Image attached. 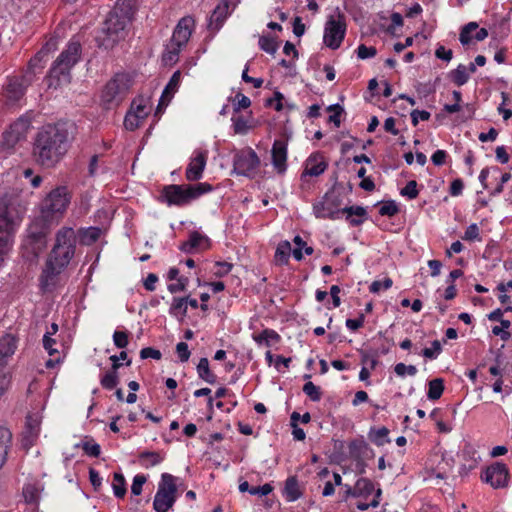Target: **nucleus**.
<instances>
[{"label":"nucleus","mask_w":512,"mask_h":512,"mask_svg":"<svg viewBox=\"0 0 512 512\" xmlns=\"http://www.w3.org/2000/svg\"><path fill=\"white\" fill-rule=\"evenodd\" d=\"M292 252L291 245L288 241H282L278 244L275 251V259L279 263H287Z\"/></svg>","instance_id":"e433bc0d"},{"label":"nucleus","mask_w":512,"mask_h":512,"mask_svg":"<svg viewBox=\"0 0 512 512\" xmlns=\"http://www.w3.org/2000/svg\"><path fill=\"white\" fill-rule=\"evenodd\" d=\"M114 345L118 348H125L128 345V335L123 331H115L113 334Z\"/></svg>","instance_id":"052dcab7"},{"label":"nucleus","mask_w":512,"mask_h":512,"mask_svg":"<svg viewBox=\"0 0 512 512\" xmlns=\"http://www.w3.org/2000/svg\"><path fill=\"white\" fill-rule=\"evenodd\" d=\"M30 126V120L24 117H20L11 124L9 129L3 134V140L0 144V153L6 156L16 150L17 145L25 140Z\"/></svg>","instance_id":"9d476101"},{"label":"nucleus","mask_w":512,"mask_h":512,"mask_svg":"<svg viewBox=\"0 0 512 512\" xmlns=\"http://www.w3.org/2000/svg\"><path fill=\"white\" fill-rule=\"evenodd\" d=\"M23 496L27 503H34L38 499V490L34 485H26L23 488Z\"/></svg>","instance_id":"4d7b16f0"},{"label":"nucleus","mask_w":512,"mask_h":512,"mask_svg":"<svg viewBox=\"0 0 512 512\" xmlns=\"http://www.w3.org/2000/svg\"><path fill=\"white\" fill-rule=\"evenodd\" d=\"M229 14V1L228 0H221V2L216 6V8L213 10L208 27L210 30L218 31L221 26L223 25L225 19L227 18Z\"/></svg>","instance_id":"4be33fe9"},{"label":"nucleus","mask_w":512,"mask_h":512,"mask_svg":"<svg viewBox=\"0 0 512 512\" xmlns=\"http://www.w3.org/2000/svg\"><path fill=\"white\" fill-rule=\"evenodd\" d=\"M481 479L494 489L504 488L509 481L508 467L502 462H495L483 471Z\"/></svg>","instance_id":"4468645a"},{"label":"nucleus","mask_w":512,"mask_h":512,"mask_svg":"<svg viewBox=\"0 0 512 512\" xmlns=\"http://www.w3.org/2000/svg\"><path fill=\"white\" fill-rule=\"evenodd\" d=\"M393 282L390 278L377 280L371 283L369 290L372 293H379L381 290H387L392 286Z\"/></svg>","instance_id":"864d4df0"},{"label":"nucleus","mask_w":512,"mask_h":512,"mask_svg":"<svg viewBox=\"0 0 512 512\" xmlns=\"http://www.w3.org/2000/svg\"><path fill=\"white\" fill-rule=\"evenodd\" d=\"M346 32V24L341 15L330 16L325 24L323 41L331 49L340 47Z\"/></svg>","instance_id":"9b49d317"},{"label":"nucleus","mask_w":512,"mask_h":512,"mask_svg":"<svg viewBox=\"0 0 512 512\" xmlns=\"http://www.w3.org/2000/svg\"><path fill=\"white\" fill-rule=\"evenodd\" d=\"M400 194L408 199H415L418 196L417 182L415 180L409 181L406 186L401 189Z\"/></svg>","instance_id":"3c124183"},{"label":"nucleus","mask_w":512,"mask_h":512,"mask_svg":"<svg viewBox=\"0 0 512 512\" xmlns=\"http://www.w3.org/2000/svg\"><path fill=\"white\" fill-rule=\"evenodd\" d=\"M232 125L236 134H246L250 128L248 121L242 116H233Z\"/></svg>","instance_id":"37998d69"},{"label":"nucleus","mask_w":512,"mask_h":512,"mask_svg":"<svg viewBox=\"0 0 512 512\" xmlns=\"http://www.w3.org/2000/svg\"><path fill=\"white\" fill-rule=\"evenodd\" d=\"M298 417H300V414L297 412L291 414L292 435L295 440L302 441L305 439L306 434L304 430L297 425Z\"/></svg>","instance_id":"de8ad7c7"},{"label":"nucleus","mask_w":512,"mask_h":512,"mask_svg":"<svg viewBox=\"0 0 512 512\" xmlns=\"http://www.w3.org/2000/svg\"><path fill=\"white\" fill-rule=\"evenodd\" d=\"M344 214H346V218L351 225L357 226L364 222L366 211L361 206H351L342 209V215Z\"/></svg>","instance_id":"b1692460"},{"label":"nucleus","mask_w":512,"mask_h":512,"mask_svg":"<svg viewBox=\"0 0 512 512\" xmlns=\"http://www.w3.org/2000/svg\"><path fill=\"white\" fill-rule=\"evenodd\" d=\"M427 397L430 400H437L441 397L444 385L443 380L440 378L433 379L429 382Z\"/></svg>","instance_id":"f704fd0d"},{"label":"nucleus","mask_w":512,"mask_h":512,"mask_svg":"<svg viewBox=\"0 0 512 512\" xmlns=\"http://www.w3.org/2000/svg\"><path fill=\"white\" fill-rule=\"evenodd\" d=\"M355 486L358 497H367L374 491L373 483L367 478H360Z\"/></svg>","instance_id":"58836bf2"},{"label":"nucleus","mask_w":512,"mask_h":512,"mask_svg":"<svg viewBox=\"0 0 512 512\" xmlns=\"http://www.w3.org/2000/svg\"><path fill=\"white\" fill-rule=\"evenodd\" d=\"M197 372L201 379L208 383L215 382V375L209 369V361L207 358H201L197 365Z\"/></svg>","instance_id":"473e14b6"},{"label":"nucleus","mask_w":512,"mask_h":512,"mask_svg":"<svg viewBox=\"0 0 512 512\" xmlns=\"http://www.w3.org/2000/svg\"><path fill=\"white\" fill-rule=\"evenodd\" d=\"M176 352H177V355L181 362L188 361V359L190 357V351H189L187 343L179 342L176 345Z\"/></svg>","instance_id":"0e129e2a"},{"label":"nucleus","mask_w":512,"mask_h":512,"mask_svg":"<svg viewBox=\"0 0 512 512\" xmlns=\"http://www.w3.org/2000/svg\"><path fill=\"white\" fill-rule=\"evenodd\" d=\"M12 440V433L5 427H0V468L4 465Z\"/></svg>","instance_id":"bb28decb"},{"label":"nucleus","mask_w":512,"mask_h":512,"mask_svg":"<svg viewBox=\"0 0 512 512\" xmlns=\"http://www.w3.org/2000/svg\"><path fill=\"white\" fill-rule=\"evenodd\" d=\"M212 190L211 185L207 183H198L196 185L179 186L171 185L164 189V198L168 205L182 206L188 204L200 195Z\"/></svg>","instance_id":"0eeeda50"},{"label":"nucleus","mask_w":512,"mask_h":512,"mask_svg":"<svg viewBox=\"0 0 512 512\" xmlns=\"http://www.w3.org/2000/svg\"><path fill=\"white\" fill-rule=\"evenodd\" d=\"M288 143L282 139H276L272 145V165L277 173L284 174L287 170Z\"/></svg>","instance_id":"dca6fc26"},{"label":"nucleus","mask_w":512,"mask_h":512,"mask_svg":"<svg viewBox=\"0 0 512 512\" xmlns=\"http://www.w3.org/2000/svg\"><path fill=\"white\" fill-rule=\"evenodd\" d=\"M273 490L272 486L268 483L258 486V487H251V490H249V493L251 495H258V496H266Z\"/></svg>","instance_id":"774afa93"},{"label":"nucleus","mask_w":512,"mask_h":512,"mask_svg":"<svg viewBox=\"0 0 512 512\" xmlns=\"http://www.w3.org/2000/svg\"><path fill=\"white\" fill-rule=\"evenodd\" d=\"M70 203L68 190L60 186L52 190L43 201L40 216L28 228L24 247L37 257L47 246L49 228L65 213Z\"/></svg>","instance_id":"f257e3e1"},{"label":"nucleus","mask_w":512,"mask_h":512,"mask_svg":"<svg viewBox=\"0 0 512 512\" xmlns=\"http://www.w3.org/2000/svg\"><path fill=\"white\" fill-rule=\"evenodd\" d=\"M194 27V20L191 17H183L174 29L171 42L173 45L183 47L187 44Z\"/></svg>","instance_id":"6ab92c4d"},{"label":"nucleus","mask_w":512,"mask_h":512,"mask_svg":"<svg viewBox=\"0 0 512 512\" xmlns=\"http://www.w3.org/2000/svg\"><path fill=\"white\" fill-rule=\"evenodd\" d=\"M442 347L438 340L432 342V346L430 348H425L422 351L424 357L428 359H436L438 355L441 353Z\"/></svg>","instance_id":"603ef678"},{"label":"nucleus","mask_w":512,"mask_h":512,"mask_svg":"<svg viewBox=\"0 0 512 512\" xmlns=\"http://www.w3.org/2000/svg\"><path fill=\"white\" fill-rule=\"evenodd\" d=\"M176 478L169 474L163 473L158 490L155 494L153 507L157 512H167L176 501Z\"/></svg>","instance_id":"1a4fd4ad"},{"label":"nucleus","mask_w":512,"mask_h":512,"mask_svg":"<svg viewBox=\"0 0 512 512\" xmlns=\"http://www.w3.org/2000/svg\"><path fill=\"white\" fill-rule=\"evenodd\" d=\"M150 111L149 100L140 98L133 101L131 109L124 119L125 128L130 131L137 129L149 115Z\"/></svg>","instance_id":"ddd939ff"},{"label":"nucleus","mask_w":512,"mask_h":512,"mask_svg":"<svg viewBox=\"0 0 512 512\" xmlns=\"http://www.w3.org/2000/svg\"><path fill=\"white\" fill-rule=\"evenodd\" d=\"M32 82L28 75L12 76L7 79L5 95L10 102L19 101L25 94L26 88Z\"/></svg>","instance_id":"2eb2a0df"},{"label":"nucleus","mask_w":512,"mask_h":512,"mask_svg":"<svg viewBox=\"0 0 512 512\" xmlns=\"http://www.w3.org/2000/svg\"><path fill=\"white\" fill-rule=\"evenodd\" d=\"M398 210L399 209H398L396 203L393 201H390V202H386L380 206L379 214L382 216H390L391 217V216H394L395 214H397Z\"/></svg>","instance_id":"bf43d9fd"},{"label":"nucleus","mask_w":512,"mask_h":512,"mask_svg":"<svg viewBox=\"0 0 512 512\" xmlns=\"http://www.w3.org/2000/svg\"><path fill=\"white\" fill-rule=\"evenodd\" d=\"M451 80L457 85L462 86L469 80V73L467 66L459 64L456 69L450 72Z\"/></svg>","instance_id":"7c9ffc66"},{"label":"nucleus","mask_w":512,"mask_h":512,"mask_svg":"<svg viewBox=\"0 0 512 512\" xmlns=\"http://www.w3.org/2000/svg\"><path fill=\"white\" fill-rule=\"evenodd\" d=\"M135 0H118L105 20L102 35L97 38L100 46L112 48L126 36V28L134 15Z\"/></svg>","instance_id":"20e7f679"},{"label":"nucleus","mask_w":512,"mask_h":512,"mask_svg":"<svg viewBox=\"0 0 512 512\" xmlns=\"http://www.w3.org/2000/svg\"><path fill=\"white\" fill-rule=\"evenodd\" d=\"M253 340L258 345L272 346L280 340V336L271 329H265L260 334L253 335Z\"/></svg>","instance_id":"c85d7f7f"},{"label":"nucleus","mask_w":512,"mask_h":512,"mask_svg":"<svg viewBox=\"0 0 512 512\" xmlns=\"http://www.w3.org/2000/svg\"><path fill=\"white\" fill-rule=\"evenodd\" d=\"M44 55V50H40L29 62L27 70L23 75H28L33 78V76L37 73V71L41 70L43 66L41 65V62Z\"/></svg>","instance_id":"4c0bfd02"},{"label":"nucleus","mask_w":512,"mask_h":512,"mask_svg":"<svg viewBox=\"0 0 512 512\" xmlns=\"http://www.w3.org/2000/svg\"><path fill=\"white\" fill-rule=\"evenodd\" d=\"M377 54L375 47H368L366 45H359L357 48V56L359 59L365 60L374 57Z\"/></svg>","instance_id":"5fc2aeb1"},{"label":"nucleus","mask_w":512,"mask_h":512,"mask_svg":"<svg viewBox=\"0 0 512 512\" xmlns=\"http://www.w3.org/2000/svg\"><path fill=\"white\" fill-rule=\"evenodd\" d=\"M477 28L478 24L476 22H469L462 28L459 36L462 45H468L472 41V32L476 31Z\"/></svg>","instance_id":"ea45409f"},{"label":"nucleus","mask_w":512,"mask_h":512,"mask_svg":"<svg viewBox=\"0 0 512 512\" xmlns=\"http://www.w3.org/2000/svg\"><path fill=\"white\" fill-rule=\"evenodd\" d=\"M146 480V477L142 474L135 475L131 485V493L136 496L140 495Z\"/></svg>","instance_id":"6e6d98bb"},{"label":"nucleus","mask_w":512,"mask_h":512,"mask_svg":"<svg viewBox=\"0 0 512 512\" xmlns=\"http://www.w3.org/2000/svg\"><path fill=\"white\" fill-rule=\"evenodd\" d=\"M187 308H188V297L178 298L175 297L172 300L169 313L182 320L187 315Z\"/></svg>","instance_id":"a878e982"},{"label":"nucleus","mask_w":512,"mask_h":512,"mask_svg":"<svg viewBox=\"0 0 512 512\" xmlns=\"http://www.w3.org/2000/svg\"><path fill=\"white\" fill-rule=\"evenodd\" d=\"M260 48L268 54H275L277 51V43L273 38L262 36L259 39Z\"/></svg>","instance_id":"49530a36"},{"label":"nucleus","mask_w":512,"mask_h":512,"mask_svg":"<svg viewBox=\"0 0 512 512\" xmlns=\"http://www.w3.org/2000/svg\"><path fill=\"white\" fill-rule=\"evenodd\" d=\"M234 110L246 109L251 105V100L244 94L238 93L234 98Z\"/></svg>","instance_id":"13d9d810"},{"label":"nucleus","mask_w":512,"mask_h":512,"mask_svg":"<svg viewBox=\"0 0 512 512\" xmlns=\"http://www.w3.org/2000/svg\"><path fill=\"white\" fill-rule=\"evenodd\" d=\"M42 421V414L37 412H32L27 416L26 419V427L23 433V446L29 449L38 438L40 433V424Z\"/></svg>","instance_id":"f3484780"},{"label":"nucleus","mask_w":512,"mask_h":512,"mask_svg":"<svg viewBox=\"0 0 512 512\" xmlns=\"http://www.w3.org/2000/svg\"><path fill=\"white\" fill-rule=\"evenodd\" d=\"M131 81L126 74H117L104 87L101 100L107 109L120 104L128 93Z\"/></svg>","instance_id":"6e6552de"},{"label":"nucleus","mask_w":512,"mask_h":512,"mask_svg":"<svg viewBox=\"0 0 512 512\" xmlns=\"http://www.w3.org/2000/svg\"><path fill=\"white\" fill-rule=\"evenodd\" d=\"M294 243L297 247L292 251V254L296 260L300 261L303 258L302 248L306 245V243L300 236H295Z\"/></svg>","instance_id":"338daca9"},{"label":"nucleus","mask_w":512,"mask_h":512,"mask_svg":"<svg viewBox=\"0 0 512 512\" xmlns=\"http://www.w3.org/2000/svg\"><path fill=\"white\" fill-rule=\"evenodd\" d=\"M76 242V234L71 227H62L56 233L55 244L40 278L44 291H51L55 287L58 276L75 254Z\"/></svg>","instance_id":"7ed1b4c3"},{"label":"nucleus","mask_w":512,"mask_h":512,"mask_svg":"<svg viewBox=\"0 0 512 512\" xmlns=\"http://www.w3.org/2000/svg\"><path fill=\"white\" fill-rule=\"evenodd\" d=\"M207 153L204 151H194L188 167L186 169V178L189 181H196L202 177L206 166Z\"/></svg>","instance_id":"a211bd4d"},{"label":"nucleus","mask_w":512,"mask_h":512,"mask_svg":"<svg viewBox=\"0 0 512 512\" xmlns=\"http://www.w3.org/2000/svg\"><path fill=\"white\" fill-rule=\"evenodd\" d=\"M394 371L399 377H404L405 375L414 376L417 373V368L414 365H405L404 363H398L395 365Z\"/></svg>","instance_id":"8fccbe9b"},{"label":"nucleus","mask_w":512,"mask_h":512,"mask_svg":"<svg viewBox=\"0 0 512 512\" xmlns=\"http://www.w3.org/2000/svg\"><path fill=\"white\" fill-rule=\"evenodd\" d=\"M411 121L413 126H417L419 121H427L430 118V113L425 110H413L411 113Z\"/></svg>","instance_id":"680f3d73"},{"label":"nucleus","mask_w":512,"mask_h":512,"mask_svg":"<svg viewBox=\"0 0 512 512\" xmlns=\"http://www.w3.org/2000/svg\"><path fill=\"white\" fill-rule=\"evenodd\" d=\"M117 370L107 372L101 379V385L108 390L113 389L118 384Z\"/></svg>","instance_id":"c03bdc74"},{"label":"nucleus","mask_w":512,"mask_h":512,"mask_svg":"<svg viewBox=\"0 0 512 512\" xmlns=\"http://www.w3.org/2000/svg\"><path fill=\"white\" fill-rule=\"evenodd\" d=\"M208 246V238L198 232H194L190 235L188 241L180 246V249L185 253H191L193 250L206 249Z\"/></svg>","instance_id":"5701e85b"},{"label":"nucleus","mask_w":512,"mask_h":512,"mask_svg":"<svg viewBox=\"0 0 512 512\" xmlns=\"http://www.w3.org/2000/svg\"><path fill=\"white\" fill-rule=\"evenodd\" d=\"M388 434L389 430L385 427H381L379 429L372 430L369 433V438L377 446H383L390 442Z\"/></svg>","instance_id":"72a5a7b5"},{"label":"nucleus","mask_w":512,"mask_h":512,"mask_svg":"<svg viewBox=\"0 0 512 512\" xmlns=\"http://www.w3.org/2000/svg\"><path fill=\"white\" fill-rule=\"evenodd\" d=\"M17 340L14 336L8 334L0 339V357L8 358L15 353Z\"/></svg>","instance_id":"cd10ccee"},{"label":"nucleus","mask_w":512,"mask_h":512,"mask_svg":"<svg viewBox=\"0 0 512 512\" xmlns=\"http://www.w3.org/2000/svg\"><path fill=\"white\" fill-rule=\"evenodd\" d=\"M78 446H81L89 456L98 457L100 455V446L93 439H85Z\"/></svg>","instance_id":"79ce46f5"},{"label":"nucleus","mask_w":512,"mask_h":512,"mask_svg":"<svg viewBox=\"0 0 512 512\" xmlns=\"http://www.w3.org/2000/svg\"><path fill=\"white\" fill-rule=\"evenodd\" d=\"M20 222L21 218L11 206L0 207V266L12 248L13 237Z\"/></svg>","instance_id":"39448f33"},{"label":"nucleus","mask_w":512,"mask_h":512,"mask_svg":"<svg viewBox=\"0 0 512 512\" xmlns=\"http://www.w3.org/2000/svg\"><path fill=\"white\" fill-rule=\"evenodd\" d=\"M113 493L118 498H123L126 494V481L122 473L115 472L112 483Z\"/></svg>","instance_id":"2f4dec72"},{"label":"nucleus","mask_w":512,"mask_h":512,"mask_svg":"<svg viewBox=\"0 0 512 512\" xmlns=\"http://www.w3.org/2000/svg\"><path fill=\"white\" fill-rule=\"evenodd\" d=\"M101 234V230L96 227H89L82 232L81 240L85 244L95 242Z\"/></svg>","instance_id":"09e8293b"},{"label":"nucleus","mask_w":512,"mask_h":512,"mask_svg":"<svg viewBox=\"0 0 512 512\" xmlns=\"http://www.w3.org/2000/svg\"><path fill=\"white\" fill-rule=\"evenodd\" d=\"M81 46L78 41L71 40L66 49L61 52L54 62L50 73L51 77L57 78L58 82L68 83L70 81V70L80 58Z\"/></svg>","instance_id":"423d86ee"},{"label":"nucleus","mask_w":512,"mask_h":512,"mask_svg":"<svg viewBox=\"0 0 512 512\" xmlns=\"http://www.w3.org/2000/svg\"><path fill=\"white\" fill-rule=\"evenodd\" d=\"M463 239L467 241L480 240L477 224H471L466 228Z\"/></svg>","instance_id":"e2e57ef3"},{"label":"nucleus","mask_w":512,"mask_h":512,"mask_svg":"<svg viewBox=\"0 0 512 512\" xmlns=\"http://www.w3.org/2000/svg\"><path fill=\"white\" fill-rule=\"evenodd\" d=\"M180 79H181L180 71L174 72L162 93V96L160 99V104L170 101L173 94L177 91V89L179 87Z\"/></svg>","instance_id":"393cba45"},{"label":"nucleus","mask_w":512,"mask_h":512,"mask_svg":"<svg viewBox=\"0 0 512 512\" xmlns=\"http://www.w3.org/2000/svg\"><path fill=\"white\" fill-rule=\"evenodd\" d=\"M303 391L314 402L321 399L320 388L311 381L304 384Z\"/></svg>","instance_id":"a18cd8bd"},{"label":"nucleus","mask_w":512,"mask_h":512,"mask_svg":"<svg viewBox=\"0 0 512 512\" xmlns=\"http://www.w3.org/2000/svg\"><path fill=\"white\" fill-rule=\"evenodd\" d=\"M435 56L438 59L449 62V61H451V59L453 57V52L451 49H446L444 46L440 45L437 47V49L435 51Z\"/></svg>","instance_id":"69168bd1"},{"label":"nucleus","mask_w":512,"mask_h":512,"mask_svg":"<svg viewBox=\"0 0 512 512\" xmlns=\"http://www.w3.org/2000/svg\"><path fill=\"white\" fill-rule=\"evenodd\" d=\"M326 169L327 162L325 161L324 156L320 153H313L305 161V167L302 176L308 175L317 177L324 173Z\"/></svg>","instance_id":"412c9836"},{"label":"nucleus","mask_w":512,"mask_h":512,"mask_svg":"<svg viewBox=\"0 0 512 512\" xmlns=\"http://www.w3.org/2000/svg\"><path fill=\"white\" fill-rule=\"evenodd\" d=\"M182 47L173 45L172 42L167 46L166 51L163 54V61L165 64H173L178 60V55Z\"/></svg>","instance_id":"a19ab883"},{"label":"nucleus","mask_w":512,"mask_h":512,"mask_svg":"<svg viewBox=\"0 0 512 512\" xmlns=\"http://www.w3.org/2000/svg\"><path fill=\"white\" fill-rule=\"evenodd\" d=\"M70 135L63 125H47L36 134L33 157L39 165L55 167L67 153Z\"/></svg>","instance_id":"f03ea898"},{"label":"nucleus","mask_w":512,"mask_h":512,"mask_svg":"<svg viewBox=\"0 0 512 512\" xmlns=\"http://www.w3.org/2000/svg\"><path fill=\"white\" fill-rule=\"evenodd\" d=\"M139 460L142 466L150 468L160 464L164 457L158 452L146 451L140 454Z\"/></svg>","instance_id":"c756f323"},{"label":"nucleus","mask_w":512,"mask_h":512,"mask_svg":"<svg viewBox=\"0 0 512 512\" xmlns=\"http://www.w3.org/2000/svg\"><path fill=\"white\" fill-rule=\"evenodd\" d=\"M285 495L288 501H295L300 497L298 482L295 477H290L286 480Z\"/></svg>","instance_id":"c9c22d12"},{"label":"nucleus","mask_w":512,"mask_h":512,"mask_svg":"<svg viewBox=\"0 0 512 512\" xmlns=\"http://www.w3.org/2000/svg\"><path fill=\"white\" fill-rule=\"evenodd\" d=\"M260 164L259 157L251 148L237 152L233 160V172L237 175L253 177Z\"/></svg>","instance_id":"f8f14e48"},{"label":"nucleus","mask_w":512,"mask_h":512,"mask_svg":"<svg viewBox=\"0 0 512 512\" xmlns=\"http://www.w3.org/2000/svg\"><path fill=\"white\" fill-rule=\"evenodd\" d=\"M314 215L320 219L336 220L341 218L342 209H338L333 199L326 197L323 201L317 203L313 207Z\"/></svg>","instance_id":"aec40b11"}]
</instances>
